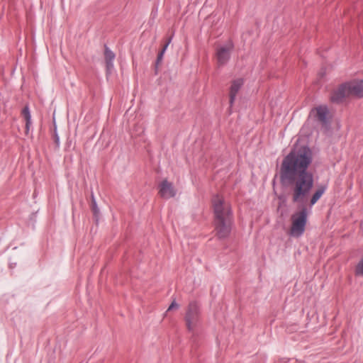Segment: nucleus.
<instances>
[{"label": "nucleus", "instance_id": "nucleus-8", "mask_svg": "<svg viewBox=\"0 0 363 363\" xmlns=\"http://www.w3.org/2000/svg\"><path fill=\"white\" fill-rule=\"evenodd\" d=\"M244 84V80L242 78H238L233 79L230 86L229 89V102L230 106H232L235 101L236 96Z\"/></svg>", "mask_w": 363, "mask_h": 363}, {"label": "nucleus", "instance_id": "nucleus-11", "mask_svg": "<svg viewBox=\"0 0 363 363\" xmlns=\"http://www.w3.org/2000/svg\"><path fill=\"white\" fill-rule=\"evenodd\" d=\"M105 60L106 62L107 69H110L113 67V61L115 57V55L108 48H105L104 52Z\"/></svg>", "mask_w": 363, "mask_h": 363}, {"label": "nucleus", "instance_id": "nucleus-13", "mask_svg": "<svg viewBox=\"0 0 363 363\" xmlns=\"http://www.w3.org/2000/svg\"><path fill=\"white\" fill-rule=\"evenodd\" d=\"M355 274L357 276L363 277V257L356 266Z\"/></svg>", "mask_w": 363, "mask_h": 363}, {"label": "nucleus", "instance_id": "nucleus-10", "mask_svg": "<svg viewBox=\"0 0 363 363\" xmlns=\"http://www.w3.org/2000/svg\"><path fill=\"white\" fill-rule=\"evenodd\" d=\"M325 186H321L318 187L315 192L312 196L311 201H310V205L313 206L316 202L320 199V198L323 196L325 191Z\"/></svg>", "mask_w": 363, "mask_h": 363}, {"label": "nucleus", "instance_id": "nucleus-14", "mask_svg": "<svg viewBox=\"0 0 363 363\" xmlns=\"http://www.w3.org/2000/svg\"><path fill=\"white\" fill-rule=\"evenodd\" d=\"M179 308V304L177 303L174 300L172 302L170 306H169L167 311H172L173 309H178Z\"/></svg>", "mask_w": 363, "mask_h": 363}, {"label": "nucleus", "instance_id": "nucleus-2", "mask_svg": "<svg viewBox=\"0 0 363 363\" xmlns=\"http://www.w3.org/2000/svg\"><path fill=\"white\" fill-rule=\"evenodd\" d=\"M212 206L216 233L220 238H225L230 233L231 228L230 204L222 196L216 195L213 198Z\"/></svg>", "mask_w": 363, "mask_h": 363}, {"label": "nucleus", "instance_id": "nucleus-3", "mask_svg": "<svg viewBox=\"0 0 363 363\" xmlns=\"http://www.w3.org/2000/svg\"><path fill=\"white\" fill-rule=\"evenodd\" d=\"M349 96H363V80H354L342 84L334 93L332 99L340 101Z\"/></svg>", "mask_w": 363, "mask_h": 363}, {"label": "nucleus", "instance_id": "nucleus-6", "mask_svg": "<svg viewBox=\"0 0 363 363\" xmlns=\"http://www.w3.org/2000/svg\"><path fill=\"white\" fill-rule=\"evenodd\" d=\"M159 195L165 199H168L175 196L177 190L172 182H168L167 179L163 180L158 186Z\"/></svg>", "mask_w": 363, "mask_h": 363}, {"label": "nucleus", "instance_id": "nucleus-1", "mask_svg": "<svg viewBox=\"0 0 363 363\" xmlns=\"http://www.w3.org/2000/svg\"><path fill=\"white\" fill-rule=\"evenodd\" d=\"M311 150L306 147L294 148L286 155L280 168V179L290 185L292 201L302 203L313 186V174L307 169L312 162Z\"/></svg>", "mask_w": 363, "mask_h": 363}, {"label": "nucleus", "instance_id": "nucleus-15", "mask_svg": "<svg viewBox=\"0 0 363 363\" xmlns=\"http://www.w3.org/2000/svg\"><path fill=\"white\" fill-rule=\"evenodd\" d=\"M167 46H168V43H167V44L164 46V48H163V49L162 50V51L159 53V55H158V56H157V61H158V62H160V60H162V57H163V55H164V52H165V50H166V49H167Z\"/></svg>", "mask_w": 363, "mask_h": 363}, {"label": "nucleus", "instance_id": "nucleus-7", "mask_svg": "<svg viewBox=\"0 0 363 363\" xmlns=\"http://www.w3.org/2000/svg\"><path fill=\"white\" fill-rule=\"evenodd\" d=\"M233 49V44L228 43L225 46L218 49L216 52L217 61L219 65H225L230 58V52Z\"/></svg>", "mask_w": 363, "mask_h": 363}, {"label": "nucleus", "instance_id": "nucleus-12", "mask_svg": "<svg viewBox=\"0 0 363 363\" xmlns=\"http://www.w3.org/2000/svg\"><path fill=\"white\" fill-rule=\"evenodd\" d=\"M22 116H23L26 121V133L28 134L29 130V127L31 123V116L29 112V109L27 106H26L22 111Z\"/></svg>", "mask_w": 363, "mask_h": 363}, {"label": "nucleus", "instance_id": "nucleus-4", "mask_svg": "<svg viewBox=\"0 0 363 363\" xmlns=\"http://www.w3.org/2000/svg\"><path fill=\"white\" fill-rule=\"evenodd\" d=\"M308 213L306 207L294 213L291 217V226L289 235L294 238L302 235L305 231L307 223Z\"/></svg>", "mask_w": 363, "mask_h": 363}, {"label": "nucleus", "instance_id": "nucleus-16", "mask_svg": "<svg viewBox=\"0 0 363 363\" xmlns=\"http://www.w3.org/2000/svg\"><path fill=\"white\" fill-rule=\"evenodd\" d=\"M92 211L94 213V214H96L98 213V208H97L96 202L94 201H93V203H92Z\"/></svg>", "mask_w": 363, "mask_h": 363}, {"label": "nucleus", "instance_id": "nucleus-9", "mask_svg": "<svg viewBox=\"0 0 363 363\" xmlns=\"http://www.w3.org/2000/svg\"><path fill=\"white\" fill-rule=\"evenodd\" d=\"M313 113L315 114L318 121L323 123H325L328 116V109L325 106L317 107L313 111Z\"/></svg>", "mask_w": 363, "mask_h": 363}, {"label": "nucleus", "instance_id": "nucleus-5", "mask_svg": "<svg viewBox=\"0 0 363 363\" xmlns=\"http://www.w3.org/2000/svg\"><path fill=\"white\" fill-rule=\"evenodd\" d=\"M186 326L189 331H194L200 322L199 306L196 301H191L186 308L184 317Z\"/></svg>", "mask_w": 363, "mask_h": 363}]
</instances>
